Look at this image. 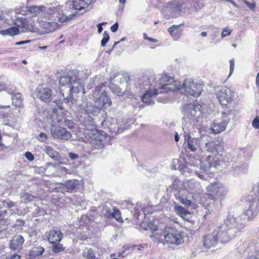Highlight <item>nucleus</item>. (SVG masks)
Returning <instances> with one entry per match:
<instances>
[{"label": "nucleus", "instance_id": "obj_1", "mask_svg": "<svg viewBox=\"0 0 259 259\" xmlns=\"http://www.w3.org/2000/svg\"><path fill=\"white\" fill-rule=\"evenodd\" d=\"M27 8L31 15L37 17L38 27L35 25L34 22L31 20L28 21L23 17H17L14 21L15 27L0 30V34L3 36H14L19 33V28L22 32H31L40 35L49 33L60 27L58 22L64 23L72 17L70 15H65L62 12V6L59 5H33Z\"/></svg>", "mask_w": 259, "mask_h": 259}, {"label": "nucleus", "instance_id": "obj_2", "mask_svg": "<svg viewBox=\"0 0 259 259\" xmlns=\"http://www.w3.org/2000/svg\"><path fill=\"white\" fill-rule=\"evenodd\" d=\"M202 155L196 158L194 156H189L186 159V164L184 170L188 172H195L197 177L202 180H206L207 175L205 173L210 167L218 168L222 166L224 161L221 159L222 154H217L214 156L209 155L206 158L202 160Z\"/></svg>", "mask_w": 259, "mask_h": 259}, {"label": "nucleus", "instance_id": "obj_3", "mask_svg": "<svg viewBox=\"0 0 259 259\" xmlns=\"http://www.w3.org/2000/svg\"><path fill=\"white\" fill-rule=\"evenodd\" d=\"M162 89L166 91L175 92L180 90L181 93L188 96L198 97L201 93L202 89L201 84L196 83L191 78L186 79L183 84L176 81L167 74H162L160 78Z\"/></svg>", "mask_w": 259, "mask_h": 259}, {"label": "nucleus", "instance_id": "obj_4", "mask_svg": "<svg viewBox=\"0 0 259 259\" xmlns=\"http://www.w3.org/2000/svg\"><path fill=\"white\" fill-rule=\"evenodd\" d=\"M172 189L177 191L176 194L177 199L186 206H191L193 195L201 191V186L199 182L194 180H185L183 182L176 179L172 183Z\"/></svg>", "mask_w": 259, "mask_h": 259}, {"label": "nucleus", "instance_id": "obj_5", "mask_svg": "<svg viewBox=\"0 0 259 259\" xmlns=\"http://www.w3.org/2000/svg\"><path fill=\"white\" fill-rule=\"evenodd\" d=\"M152 231L150 237L158 238L163 236L165 240L169 243L179 245L183 242L182 232L177 230L167 228L165 223H159L157 219H154L148 224V228Z\"/></svg>", "mask_w": 259, "mask_h": 259}, {"label": "nucleus", "instance_id": "obj_6", "mask_svg": "<svg viewBox=\"0 0 259 259\" xmlns=\"http://www.w3.org/2000/svg\"><path fill=\"white\" fill-rule=\"evenodd\" d=\"M59 90L60 94L67 102L72 99L73 93L77 94L82 91L84 94L82 84L69 76H62L60 78Z\"/></svg>", "mask_w": 259, "mask_h": 259}, {"label": "nucleus", "instance_id": "obj_7", "mask_svg": "<svg viewBox=\"0 0 259 259\" xmlns=\"http://www.w3.org/2000/svg\"><path fill=\"white\" fill-rule=\"evenodd\" d=\"M206 127H200L198 128V132L195 131L190 134H185L184 135L185 143L187 144V148L192 152L200 151L203 152L201 145L204 142V139L207 138Z\"/></svg>", "mask_w": 259, "mask_h": 259}, {"label": "nucleus", "instance_id": "obj_8", "mask_svg": "<svg viewBox=\"0 0 259 259\" xmlns=\"http://www.w3.org/2000/svg\"><path fill=\"white\" fill-rule=\"evenodd\" d=\"M252 219H248L246 211L237 218L234 214L229 213L225 220L224 224L222 226L226 227L229 231H235L236 235L238 229L243 228L247 221Z\"/></svg>", "mask_w": 259, "mask_h": 259}, {"label": "nucleus", "instance_id": "obj_9", "mask_svg": "<svg viewBox=\"0 0 259 259\" xmlns=\"http://www.w3.org/2000/svg\"><path fill=\"white\" fill-rule=\"evenodd\" d=\"M228 189L221 183H210L206 187L205 195L210 200H215L223 198L228 193Z\"/></svg>", "mask_w": 259, "mask_h": 259}, {"label": "nucleus", "instance_id": "obj_10", "mask_svg": "<svg viewBox=\"0 0 259 259\" xmlns=\"http://www.w3.org/2000/svg\"><path fill=\"white\" fill-rule=\"evenodd\" d=\"M201 109V106L197 104L186 105L183 111L184 118L193 123L199 122L203 118Z\"/></svg>", "mask_w": 259, "mask_h": 259}, {"label": "nucleus", "instance_id": "obj_11", "mask_svg": "<svg viewBox=\"0 0 259 259\" xmlns=\"http://www.w3.org/2000/svg\"><path fill=\"white\" fill-rule=\"evenodd\" d=\"M93 97L96 106L101 109L111 105V101L105 92L102 90V85L97 86L93 92Z\"/></svg>", "mask_w": 259, "mask_h": 259}, {"label": "nucleus", "instance_id": "obj_12", "mask_svg": "<svg viewBox=\"0 0 259 259\" xmlns=\"http://www.w3.org/2000/svg\"><path fill=\"white\" fill-rule=\"evenodd\" d=\"M232 111L226 110L221 112V117L218 118L211 126L212 132L215 134H219L224 131L230 121V116Z\"/></svg>", "mask_w": 259, "mask_h": 259}, {"label": "nucleus", "instance_id": "obj_13", "mask_svg": "<svg viewBox=\"0 0 259 259\" xmlns=\"http://www.w3.org/2000/svg\"><path fill=\"white\" fill-rule=\"evenodd\" d=\"M235 95V92L231 88L226 87H221L217 93V97L219 102L223 105L231 103Z\"/></svg>", "mask_w": 259, "mask_h": 259}, {"label": "nucleus", "instance_id": "obj_14", "mask_svg": "<svg viewBox=\"0 0 259 259\" xmlns=\"http://www.w3.org/2000/svg\"><path fill=\"white\" fill-rule=\"evenodd\" d=\"M159 87L157 89L153 90H148L144 94L142 97V101L143 103H146L148 105H153L154 103L153 99L159 94L163 93L164 92L168 93L169 91H166L167 90L162 89L161 84L160 80H159Z\"/></svg>", "mask_w": 259, "mask_h": 259}, {"label": "nucleus", "instance_id": "obj_15", "mask_svg": "<svg viewBox=\"0 0 259 259\" xmlns=\"http://www.w3.org/2000/svg\"><path fill=\"white\" fill-rule=\"evenodd\" d=\"M35 95L41 101L49 102L52 99V91L47 86L39 85L35 89Z\"/></svg>", "mask_w": 259, "mask_h": 259}, {"label": "nucleus", "instance_id": "obj_16", "mask_svg": "<svg viewBox=\"0 0 259 259\" xmlns=\"http://www.w3.org/2000/svg\"><path fill=\"white\" fill-rule=\"evenodd\" d=\"M213 231L218 232L219 233L217 235V238H218V241H220L222 243H226L229 242L232 238L236 235L235 234V231H229L226 227L223 226H221Z\"/></svg>", "mask_w": 259, "mask_h": 259}, {"label": "nucleus", "instance_id": "obj_17", "mask_svg": "<svg viewBox=\"0 0 259 259\" xmlns=\"http://www.w3.org/2000/svg\"><path fill=\"white\" fill-rule=\"evenodd\" d=\"M51 133L53 138L62 140H68L71 137V134L69 131L60 126H53Z\"/></svg>", "mask_w": 259, "mask_h": 259}, {"label": "nucleus", "instance_id": "obj_18", "mask_svg": "<svg viewBox=\"0 0 259 259\" xmlns=\"http://www.w3.org/2000/svg\"><path fill=\"white\" fill-rule=\"evenodd\" d=\"M92 133L93 135L90 136L92 145L97 149L103 148L106 143V137L97 131H93Z\"/></svg>", "mask_w": 259, "mask_h": 259}, {"label": "nucleus", "instance_id": "obj_19", "mask_svg": "<svg viewBox=\"0 0 259 259\" xmlns=\"http://www.w3.org/2000/svg\"><path fill=\"white\" fill-rule=\"evenodd\" d=\"M167 9L170 12L172 17H178L181 15L182 10V4L176 0L173 1L167 4Z\"/></svg>", "mask_w": 259, "mask_h": 259}, {"label": "nucleus", "instance_id": "obj_20", "mask_svg": "<svg viewBox=\"0 0 259 259\" xmlns=\"http://www.w3.org/2000/svg\"><path fill=\"white\" fill-rule=\"evenodd\" d=\"M204 149L208 152L219 154L224 149V145L218 141H207L205 143Z\"/></svg>", "mask_w": 259, "mask_h": 259}, {"label": "nucleus", "instance_id": "obj_21", "mask_svg": "<svg viewBox=\"0 0 259 259\" xmlns=\"http://www.w3.org/2000/svg\"><path fill=\"white\" fill-rule=\"evenodd\" d=\"M218 233L217 231H213L212 234L206 235L203 239L204 246L208 248L215 246L219 241L217 238Z\"/></svg>", "mask_w": 259, "mask_h": 259}, {"label": "nucleus", "instance_id": "obj_22", "mask_svg": "<svg viewBox=\"0 0 259 259\" xmlns=\"http://www.w3.org/2000/svg\"><path fill=\"white\" fill-rule=\"evenodd\" d=\"M24 239L21 235L14 236L10 241L9 247L11 250H16L22 248Z\"/></svg>", "mask_w": 259, "mask_h": 259}, {"label": "nucleus", "instance_id": "obj_23", "mask_svg": "<svg viewBox=\"0 0 259 259\" xmlns=\"http://www.w3.org/2000/svg\"><path fill=\"white\" fill-rule=\"evenodd\" d=\"M63 237V234L59 230H53L49 232L48 240L51 243H59Z\"/></svg>", "mask_w": 259, "mask_h": 259}, {"label": "nucleus", "instance_id": "obj_24", "mask_svg": "<svg viewBox=\"0 0 259 259\" xmlns=\"http://www.w3.org/2000/svg\"><path fill=\"white\" fill-rule=\"evenodd\" d=\"M179 26V25H174L168 29V31L175 40H177L182 34L181 30Z\"/></svg>", "mask_w": 259, "mask_h": 259}, {"label": "nucleus", "instance_id": "obj_25", "mask_svg": "<svg viewBox=\"0 0 259 259\" xmlns=\"http://www.w3.org/2000/svg\"><path fill=\"white\" fill-rule=\"evenodd\" d=\"M101 109V108H98V106H96V105L95 104L94 106H87V108L83 109L81 112H82V113L85 114L86 115L91 117V115L93 116L97 115Z\"/></svg>", "mask_w": 259, "mask_h": 259}, {"label": "nucleus", "instance_id": "obj_26", "mask_svg": "<svg viewBox=\"0 0 259 259\" xmlns=\"http://www.w3.org/2000/svg\"><path fill=\"white\" fill-rule=\"evenodd\" d=\"M45 152L52 158L54 160H58L59 157V154L57 151L49 146H45L44 148Z\"/></svg>", "mask_w": 259, "mask_h": 259}, {"label": "nucleus", "instance_id": "obj_27", "mask_svg": "<svg viewBox=\"0 0 259 259\" xmlns=\"http://www.w3.org/2000/svg\"><path fill=\"white\" fill-rule=\"evenodd\" d=\"M44 251L45 249L42 247H34L29 251V255L31 258H34L41 255Z\"/></svg>", "mask_w": 259, "mask_h": 259}, {"label": "nucleus", "instance_id": "obj_28", "mask_svg": "<svg viewBox=\"0 0 259 259\" xmlns=\"http://www.w3.org/2000/svg\"><path fill=\"white\" fill-rule=\"evenodd\" d=\"M82 255L87 259H99L96 256L94 250L91 248H85L83 250Z\"/></svg>", "mask_w": 259, "mask_h": 259}, {"label": "nucleus", "instance_id": "obj_29", "mask_svg": "<svg viewBox=\"0 0 259 259\" xmlns=\"http://www.w3.org/2000/svg\"><path fill=\"white\" fill-rule=\"evenodd\" d=\"M12 104L16 107L23 108V99L20 94L15 95L12 98Z\"/></svg>", "mask_w": 259, "mask_h": 259}, {"label": "nucleus", "instance_id": "obj_30", "mask_svg": "<svg viewBox=\"0 0 259 259\" xmlns=\"http://www.w3.org/2000/svg\"><path fill=\"white\" fill-rule=\"evenodd\" d=\"M57 109L55 108L48 107L43 111L42 115L49 122L51 116L53 115L55 112H57Z\"/></svg>", "mask_w": 259, "mask_h": 259}, {"label": "nucleus", "instance_id": "obj_31", "mask_svg": "<svg viewBox=\"0 0 259 259\" xmlns=\"http://www.w3.org/2000/svg\"><path fill=\"white\" fill-rule=\"evenodd\" d=\"M78 185V181L76 180L67 181L65 185L67 191L68 192H71Z\"/></svg>", "mask_w": 259, "mask_h": 259}, {"label": "nucleus", "instance_id": "obj_32", "mask_svg": "<svg viewBox=\"0 0 259 259\" xmlns=\"http://www.w3.org/2000/svg\"><path fill=\"white\" fill-rule=\"evenodd\" d=\"M62 116L61 115H59L57 112H55L53 115L51 116L50 120L49 122L51 124L52 127L55 126L54 124L57 123H59L62 121Z\"/></svg>", "mask_w": 259, "mask_h": 259}, {"label": "nucleus", "instance_id": "obj_33", "mask_svg": "<svg viewBox=\"0 0 259 259\" xmlns=\"http://www.w3.org/2000/svg\"><path fill=\"white\" fill-rule=\"evenodd\" d=\"M175 210L177 214L183 218H185L189 214V211L181 206H176L175 207Z\"/></svg>", "mask_w": 259, "mask_h": 259}, {"label": "nucleus", "instance_id": "obj_34", "mask_svg": "<svg viewBox=\"0 0 259 259\" xmlns=\"http://www.w3.org/2000/svg\"><path fill=\"white\" fill-rule=\"evenodd\" d=\"M20 198L22 201L26 203L31 201H32L34 198V196L26 192L22 193L20 196Z\"/></svg>", "mask_w": 259, "mask_h": 259}, {"label": "nucleus", "instance_id": "obj_35", "mask_svg": "<svg viewBox=\"0 0 259 259\" xmlns=\"http://www.w3.org/2000/svg\"><path fill=\"white\" fill-rule=\"evenodd\" d=\"M121 214L119 210L115 208H113V211L109 213L108 216L112 217L114 218L116 220L119 222H122V219L121 218Z\"/></svg>", "mask_w": 259, "mask_h": 259}, {"label": "nucleus", "instance_id": "obj_36", "mask_svg": "<svg viewBox=\"0 0 259 259\" xmlns=\"http://www.w3.org/2000/svg\"><path fill=\"white\" fill-rule=\"evenodd\" d=\"M110 89L112 92L117 96H120L123 95V92L116 84H111Z\"/></svg>", "mask_w": 259, "mask_h": 259}, {"label": "nucleus", "instance_id": "obj_37", "mask_svg": "<svg viewBox=\"0 0 259 259\" xmlns=\"http://www.w3.org/2000/svg\"><path fill=\"white\" fill-rule=\"evenodd\" d=\"M53 245L52 247V250L54 253H59L64 250V248L61 244L56 243H53Z\"/></svg>", "mask_w": 259, "mask_h": 259}, {"label": "nucleus", "instance_id": "obj_38", "mask_svg": "<svg viewBox=\"0 0 259 259\" xmlns=\"http://www.w3.org/2000/svg\"><path fill=\"white\" fill-rule=\"evenodd\" d=\"M109 35L108 32L107 31H105L103 33V37L101 42V45L102 47H105L109 41Z\"/></svg>", "mask_w": 259, "mask_h": 259}, {"label": "nucleus", "instance_id": "obj_39", "mask_svg": "<svg viewBox=\"0 0 259 259\" xmlns=\"http://www.w3.org/2000/svg\"><path fill=\"white\" fill-rule=\"evenodd\" d=\"M3 205L8 208H11L15 206V203L13 202V201L9 200H4L2 201Z\"/></svg>", "mask_w": 259, "mask_h": 259}, {"label": "nucleus", "instance_id": "obj_40", "mask_svg": "<svg viewBox=\"0 0 259 259\" xmlns=\"http://www.w3.org/2000/svg\"><path fill=\"white\" fill-rule=\"evenodd\" d=\"M232 30L228 27L224 28L221 34V36L223 38L228 36L231 35Z\"/></svg>", "mask_w": 259, "mask_h": 259}, {"label": "nucleus", "instance_id": "obj_41", "mask_svg": "<svg viewBox=\"0 0 259 259\" xmlns=\"http://www.w3.org/2000/svg\"><path fill=\"white\" fill-rule=\"evenodd\" d=\"M243 3L251 10H254L255 8L256 4L255 2L250 3L246 0H243Z\"/></svg>", "mask_w": 259, "mask_h": 259}, {"label": "nucleus", "instance_id": "obj_42", "mask_svg": "<svg viewBox=\"0 0 259 259\" xmlns=\"http://www.w3.org/2000/svg\"><path fill=\"white\" fill-rule=\"evenodd\" d=\"M252 126L255 129H259V116H256L252 122Z\"/></svg>", "mask_w": 259, "mask_h": 259}, {"label": "nucleus", "instance_id": "obj_43", "mask_svg": "<svg viewBox=\"0 0 259 259\" xmlns=\"http://www.w3.org/2000/svg\"><path fill=\"white\" fill-rule=\"evenodd\" d=\"M47 135L44 133H40L38 136V140L41 142H45L47 139Z\"/></svg>", "mask_w": 259, "mask_h": 259}, {"label": "nucleus", "instance_id": "obj_44", "mask_svg": "<svg viewBox=\"0 0 259 259\" xmlns=\"http://www.w3.org/2000/svg\"><path fill=\"white\" fill-rule=\"evenodd\" d=\"M20 255L17 254H14L11 255L3 257L2 259H20Z\"/></svg>", "mask_w": 259, "mask_h": 259}, {"label": "nucleus", "instance_id": "obj_45", "mask_svg": "<svg viewBox=\"0 0 259 259\" xmlns=\"http://www.w3.org/2000/svg\"><path fill=\"white\" fill-rule=\"evenodd\" d=\"M25 155L26 158L29 161H32L34 159L33 155L30 152H26Z\"/></svg>", "mask_w": 259, "mask_h": 259}, {"label": "nucleus", "instance_id": "obj_46", "mask_svg": "<svg viewBox=\"0 0 259 259\" xmlns=\"http://www.w3.org/2000/svg\"><path fill=\"white\" fill-rule=\"evenodd\" d=\"M69 157L71 160H75L79 158V156L77 154H75L72 152H70L69 153Z\"/></svg>", "mask_w": 259, "mask_h": 259}, {"label": "nucleus", "instance_id": "obj_47", "mask_svg": "<svg viewBox=\"0 0 259 259\" xmlns=\"http://www.w3.org/2000/svg\"><path fill=\"white\" fill-rule=\"evenodd\" d=\"M118 28V24L117 23H115L112 26H111L110 29L112 32H115L117 31Z\"/></svg>", "mask_w": 259, "mask_h": 259}, {"label": "nucleus", "instance_id": "obj_48", "mask_svg": "<svg viewBox=\"0 0 259 259\" xmlns=\"http://www.w3.org/2000/svg\"><path fill=\"white\" fill-rule=\"evenodd\" d=\"M106 24V22H102V23H99L97 25L98 32L99 33H100L103 30L102 25H105Z\"/></svg>", "mask_w": 259, "mask_h": 259}, {"label": "nucleus", "instance_id": "obj_49", "mask_svg": "<svg viewBox=\"0 0 259 259\" xmlns=\"http://www.w3.org/2000/svg\"><path fill=\"white\" fill-rule=\"evenodd\" d=\"M230 75L232 73L234 69V62L233 60L230 61Z\"/></svg>", "mask_w": 259, "mask_h": 259}, {"label": "nucleus", "instance_id": "obj_50", "mask_svg": "<svg viewBox=\"0 0 259 259\" xmlns=\"http://www.w3.org/2000/svg\"><path fill=\"white\" fill-rule=\"evenodd\" d=\"M144 37L145 39H147L148 40H149L150 41H151V42H157V40L154 39V38H151V37H149L147 36V34L146 33H144Z\"/></svg>", "mask_w": 259, "mask_h": 259}, {"label": "nucleus", "instance_id": "obj_51", "mask_svg": "<svg viewBox=\"0 0 259 259\" xmlns=\"http://www.w3.org/2000/svg\"><path fill=\"white\" fill-rule=\"evenodd\" d=\"M30 42V40H26L25 41H18V42H17L16 43H15V45L20 46V45H25V44H28Z\"/></svg>", "mask_w": 259, "mask_h": 259}, {"label": "nucleus", "instance_id": "obj_52", "mask_svg": "<svg viewBox=\"0 0 259 259\" xmlns=\"http://www.w3.org/2000/svg\"><path fill=\"white\" fill-rule=\"evenodd\" d=\"M6 214V210H0V221H2L4 219Z\"/></svg>", "mask_w": 259, "mask_h": 259}, {"label": "nucleus", "instance_id": "obj_53", "mask_svg": "<svg viewBox=\"0 0 259 259\" xmlns=\"http://www.w3.org/2000/svg\"><path fill=\"white\" fill-rule=\"evenodd\" d=\"M60 170L63 174H66L67 172V169L64 167H60Z\"/></svg>", "mask_w": 259, "mask_h": 259}, {"label": "nucleus", "instance_id": "obj_54", "mask_svg": "<svg viewBox=\"0 0 259 259\" xmlns=\"http://www.w3.org/2000/svg\"><path fill=\"white\" fill-rule=\"evenodd\" d=\"M256 84L257 88L259 89V73H257L256 77Z\"/></svg>", "mask_w": 259, "mask_h": 259}, {"label": "nucleus", "instance_id": "obj_55", "mask_svg": "<svg viewBox=\"0 0 259 259\" xmlns=\"http://www.w3.org/2000/svg\"><path fill=\"white\" fill-rule=\"evenodd\" d=\"M179 139V135L177 132H176L175 134V140L176 142H178Z\"/></svg>", "mask_w": 259, "mask_h": 259}, {"label": "nucleus", "instance_id": "obj_56", "mask_svg": "<svg viewBox=\"0 0 259 259\" xmlns=\"http://www.w3.org/2000/svg\"><path fill=\"white\" fill-rule=\"evenodd\" d=\"M122 130H121V128L120 127H117V130L116 131H115V133H120L122 132Z\"/></svg>", "mask_w": 259, "mask_h": 259}, {"label": "nucleus", "instance_id": "obj_57", "mask_svg": "<svg viewBox=\"0 0 259 259\" xmlns=\"http://www.w3.org/2000/svg\"><path fill=\"white\" fill-rule=\"evenodd\" d=\"M201 35L202 36V37H205L207 35V32H205V31H203V32H202L201 33Z\"/></svg>", "mask_w": 259, "mask_h": 259}, {"label": "nucleus", "instance_id": "obj_58", "mask_svg": "<svg viewBox=\"0 0 259 259\" xmlns=\"http://www.w3.org/2000/svg\"><path fill=\"white\" fill-rule=\"evenodd\" d=\"M120 41H116L114 42V44H113V46H112V49H114L115 46H116V45L117 44H118L119 43Z\"/></svg>", "mask_w": 259, "mask_h": 259}, {"label": "nucleus", "instance_id": "obj_59", "mask_svg": "<svg viewBox=\"0 0 259 259\" xmlns=\"http://www.w3.org/2000/svg\"><path fill=\"white\" fill-rule=\"evenodd\" d=\"M14 91H15L14 90H12V89H10V90H8V92L10 94H13L14 92Z\"/></svg>", "mask_w": 259, "mask_h": 259}, {"label": "nucleus", "instance_id": "obj_60", "mask_svg": "<svg viewBox=\"0 0 259 259\" xmlns=\"http://www.w3.org/2000/svg\"><path fill=\"white\" fill-rule=\"evenodd\" d=\"M9 105H6V106H0V108H9Z\"/></svg>", "mask_w": 259, "mask_h": 259}, {"label": "nucleus", "instance_id": "obj_61", "mask_svg": "<svg viewBox=\"0 0 259 259\" xmlns=\"http://www.w3.org/2000/svg\"><path fill=\"white\" fill-rule=\"evenodd\" d=\"M19 209H17L16 210V211H14V213H15V214H20H20H22V213H19Z\"/></svg>", "mask_w": 259, "mask_h": 259}, {"label": "nucleus", "instance_id": "obj_62", "mask_svg": "<svg viewBox=\"0 0 259 259\" xmlns=\"http://www.w3.org/2000/svg\"><path fill=\"white\" fill-rule=\"evenodd\" d=\"M46 166L49 167L50 166H54V164L51 163H46Z\"/></svg>", "mask_w": 259, "mask_h": 259}, {"label": "nucleus", "instance_id": "obj_63", "mask_svg": "<svg viewBox=\"0 0 259 259\" xmlns=\"http://www.w3.org/2000/svg\"><path fill=\"white\" fill-rule=\"evenodd\" d=\"M19 221L20 222V224L21 225H24V224L25 223L24 221H23V220H19Z\"/></svg>", "mask_w": 259, "mask_h": 259}, {"label": "nucleus", "instance_id": "obj_64", "mask_svg": "<svg viewBox=\"0 0 259 259\" xmlns=\"http://www.w3.org/2000/svg\"><path fill=\"white\" fill-rule=\"evenodd\" d=\"M125 2V0H119V2L120 3H122V4H124Z\"/></svg>", "mask_w": 259, "mask_h": 259}]
</instances>
